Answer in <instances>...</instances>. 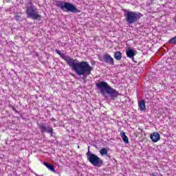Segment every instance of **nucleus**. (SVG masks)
Instances as JSON below:
<instances>
[{"label": "nucleus", "instance_id": "3", "mask_svg": "<svg viewBox=\"0 0 176 176\" xmlns=\"http://www.w3.org/2000/svg\"><path fill=\"white\" fill-rule=\"evenodd\" d=\"M125 20L129 25L137 23L138 20L142 17V14L138 12H133L130 10L124 11Z\"/></svg>", "mask_w": 176, "mask_h": 176}, {"label": "nucleus", "instance_id": "16", "mask_svg": "<svg viewBox=\"0 0 176 176\" xmlns=\"http://www.w3.org/2000/svg\"><path fill=\"white\" fill-rule=\"evenodd\" d=\"M168 43L170 45H175L176 43V36L168 41Z\"/></svg>", "mask_w": 176, "mask_h": 176}, {"label": "nucleus", "instance_id": "10", "mask_svg": "<svg viewBox=\"0 0 176 176\" xmlns=\"http://www.w3.org/2000/svg\"><path fill=\"white\" fill-rule=\"evenodd\" d=\"M126 57L129 58H133L136 54V52L131 48H128L126 51Z\"/></svg>", "mask_w": 176, "mask_h": 176}, {"label": "nucleus", "instance_id": "2", "mask_svg": "<svg viewBox=\"0 0 176 176\" xmlns=\"http://www.w3.org/2000/svg\"><path fill=\"white\" fill-rule=\"evenodd\" d=\"M96 86L103 95L107 93V94H109L111 98H116V97L119 96V93H118L115 89L111 87V86H109L107 82L101 81L97 83Z\"/></svg>", "mask_w": 176, "mask_h": 176}, {"label": "nucleus", "instance_id": "9", "mask_svg": "<svg viewBox=\"0 0 176 176\" xmlns=\"http://www.w3.org/2000/svg\"><path fill=\"white\" fill-rule=\"evenodd\" d=\"M150 138L152 142H157L160 140V135L159 134V133L154 132L151 134Z\"/></svg>", "mask_w": 176, "mask_h": 176}, {"label": "nucleus", "instance_id": "15", "mask_svg": "<svg viewBox=\"0 0 176 176\" xmlns=\"http://www.w3.org/2000/svg\"><path fill=\"white\" fill-rule=\"evenodd\" d=\"M100 153L101 156H107V155H108V150L107 148L104 147L100 150Z\"/></svg>", "mask_w": 176, "mask_h": 176}, {"label": "nucleus", "instance_id": "6", "mask_svg": "<svg viewBox=\"0 0 176 176\" xmlns=\"http://www.w3.org/2000/svg\"><path fill=\"white\" fill-rule=\"evenodd\" d=\"M27 17L32 19V20H38L41 19V15L36 12V8L34 6L28 7L26 10Z\"/></svg>", "mask_w": 176, "mask_h": 176}, {"label": "nucleus", "instance_id": "11", "mask_svg": "<svg viewBox=\"0 0 176 176\" xmlns=\"http://www.w3.org/2000/svg\"><path fill=\"white\" fill-rule=\"evenodd\" d=\"M120 135L123 142H124V144H129V138H127V135H126V133L121 131Z\"/></svg>", "mask_w": 176, "mask_h": 176}, {"label": "nucleus", "instance_id": "13", "mask_svg": "<svg viewBox=\"0 0 176 176\" xmlns=\"http://www.w3.org/2000/svg\"><path fill=\"white\" fill-rule=\"evenodd\" d=\"M139 107L140 108V111H145V109H146V107L145 106V100H142L140 101Z\"/></svg>", "mask_w": 176, "mask_h": 176}, {"label": "nucleus", "instance_id": "4", "mask_svg": "<svg viewBox=\"0 0 176 176\" xmlns=\"http://www.w3.org/2000/svg\"><path fill=\"white\" fill-rule=\"evenodd\" d=\"M56 6L60 8L63 12H71V13H80V10H78L76 6L68 2L58 1L56 2Z\"/></svg>", "mask_w": 176, "mask_h": 176}, {"label": "nucleus", "instance_id": "12", "mask_svg": "<svg viewBox=\"0 0 176 176\" xmlns=\"http://www.w3.org/2000/svg\"><path fill=\"white\" fill-rule=\"evenodd\" d=\"M43 164L47 167V168H48V170H50V171H52V173H56V170L54 169V166L50 164H47V162H44Z\"/></svg>", "mask_w": 176, "mask_h": 176}, {"label": "nucleus", "instance_id": "7", "mask_svg": "<svg viewBox=\"0 0 176 176\" xmlns=\"http://www.w3.org/2000/svg\"><path fill=\"white\" fill-rule=\"evenodd\" d=\"M39 129L41 133H48L49 134H51V135H53V128H52V126H48L46 127V126L43 124L39 126Z\"/></svg>", "mask_w": 176, "mask_h": 176}, {"label": "nucleus", "instance_id": "14", "mask_svg": "<svg viewBox=\"0 0 176 176\" xmlns=\"http://www.w3.org/2000/svg\"><path fill=\"white\" fill-rule=\"evenodd\" d=\"M114 58L118 61L122 60V52H120L119 51L116 52L115 54H114Z\"/></svg>", "mask_w": 176, "mask_h": 176}, {"label": "nucleus", "instance_id": "5", "mask_svg": "<svg viewBox=\"0 0 176 176\" xmlns=\"http://www.w3.org/2000/svg\"><path fill=\"white\" fill-rule=\"evenodd\" d=\"M86 155L89 163H91L92 166H94L95 167H101V166L104 164V162L102 161V160H101V158H100V157H98L96 154L91 153H90V151H88Z\"/></svg>", "mask_w": 176, "mask_h": 176}, {"label": "nucleus", "instance_id": "1", "mask_svg": "<svg viewBox=\"0 0 176 176\" xmlns=\"http://www.w3.org/2000/svg\"><path fill=\"white\" fill-rule=\"evenodd\" d=\"M57 54H58L61 58L66 61L69 67L72 68L73 71L78 75V76H82V79H86L87 76L91 74V71H93V67L89 64L87 61L79 62L73 58H71L65 54L61 53V51L56 50Z\"/></svg>", "mask_w": 176, "mask_h": 176}, {"label": "nucleus", "instance_id": "8", "mask_svg": "<svg viewBox=\"0 0 176 176\" xmlns=\"http://www.w3.org/2000/svg\"><path fill=\"white\" fill-rule=\"evenodd\" d=\"M103 58L107 64L109 65H115V61L113 60V58L109 54H105L103 56Z\"/></svg>", "mask_w": 176, "mask_h": 176}]
</instances>
